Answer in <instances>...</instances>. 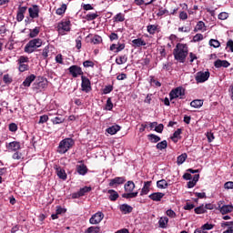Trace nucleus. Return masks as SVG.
I'll return each instance as SVG.
<instances>
[{
    "label": "nucleus",
    "instance_id": "obj_32",
    "mask_svg": "<svg viewBox=\"0 0 233 233\" xmlns=\"http://www.w3.org/2000/svg\"><path fill=\"white\" fill-rule=\"evenodd\" d=\"M187 157H188V156L187 155V153L181 154L180 156H178L177 157V164L183 165L185 163V161H187Z\"/></svg>",
    "mask_w": 233,
    "mask_h": 233
},
{
    "label": "nucleus",
    "instance_id": "obj_3",
    "mask_svg": "<svg viewBox=\"0 0 233 233\" xmlns=\"http://www.w3.org/2000/svg\"><path fill=\"white\" fill-rule=\"evenodd\" d=\"M76 145V142L72 138H65L59 142L56 152L58 154H66Z\"/></svg>",
    "mask_w": 233,
    "mask_h": 233
},
{
    "label": "nucleus",
    "instance_id": "obj_22",
    "mask_svg": "<svg viewBox=\"0 0 233 233\" xmlns=\"http://www.w3.org/2000/svg\"><path fill=\"white\" fill-rule=\"evenodd\" d=\"M220 213L225 216V214H230L233 212V206L232 205H223L222 207L219 206Z\"/></svg>",
    "mask_w": 233,
    "mask_h": 233
},
{
    "label": "nucleus",
    "instance_id": "obj_30",
    "mask_svg": "<svg viewBox=\"0 0 233 233\" xmlns=\"http://www.w3.org/2000/svg\"><path fill=\"white\" fill-rule=\"evenodd\" d=\"M128 61V56L122 55L116 58V65H125Z\"/></svg>",
    "mask_w": 233,
    "mask_h": 233
},
{
    "label": "nucleus",
    "instance_id": "obj_13",
    "mask_svg": "<svg viewBox=\"0 0 233 233\" xmlns=\"http://www.w3.org/2000/svg\"><path fill=\"white\" fill-rule=\"evenodd\" d=\"M26 10H28V7L26 6H18V10L16 13V21L18 23H21V21H23V19H25V14H26Z\"/></svg>",
    "mask_w": 233,
    "mask_h": 233
},
{
    "label": "nucleus",
    "instance_id": "obj_17",
    "mask_svg": "<svg viewBox=\"0 0 233 233\" xmlns=\"http://www.w3.org/2000/svg\"><path fill=\"white\" fill-rule=\"evenodd\" d=\"M56 172L57 177H59V179H62L63 181H66V177H68V176L66 175V172L65 171V169L61 167H57L56 166Z\"/></svg>",
    "mask_w": 233,
    "mask_h": 233
},
{
    "label": "nucleus",
    "instance_id": "obj_40",
    "mask_svg": "<svg viewBox=\"0 0 233 233\" xmlns=\"http://www.w3.org/2000/svg\"><path fill=\"white\" fill-rule=\"evenodd\" d=\"M51 123H53V125H61V123H65V119L63 116H56L51 119Z\"/></svg>",
    "mask_w": 233,
    "mask_h": 233
},
{
    "label": "nucleus",
    "instance_id": "obj_34",
    "mask_svg": "<svg viewBox=\"0 0 233 233\" xmlns=\"http://www.w3.org/2000/svg\"><path fill=\"white\" fill-rule=\"evenodd\" d=\"M78 192L81 198H83V196H86V194H88V192H92V187L85 186L84 187L80 188Z\"/></svg>",
    "mask_w": 233,
    "mask_h": 233
},
{
    "label": "nucleus",
    "instance_id": "obj_23",
    "mask_svg": "<svg viewBox=\"0 0 233 233\" xmlns=\"http://www.w3.org/2000/svg\"><path fill=\"white\" fill-rule=\"evenodd\" d=\"M119 210L123 214H130L134 210V208L128 204H122L119 207Z\"/></svg>",
    "mask_w": 233,
    "mask_h": 233
},
{
    "label": "nucleus",
    "instance_id": "obj_47",
    "mask_svg": "<svg viewBox=\"0 0 233 233\" xmlns=\"http://www.w3.org/2000/svg\"><path fill=\"white\" fill-rule=\"evenodd\" d=\"M103 41V38H101L100 35H96L92 39H91V43H93L94 45H99V43H101Z\"/></svg>",
    "mask_w": 233,
    "mask_h": 233
},
{
    "label": "nucleus",
    "instance_id": "obj_38",
    "mask_svg": "<svg viewBox=\"0 0 233 233\" xmlns=\"http://www.w3.org/2000/svg\"><path fill=\"white\" fill-rule=\"evenodd\" d=\"M113 19L115 23H123V21H125V15L122 13H118Z\"/></svg>",
    "mask_w": 233,
    "mask_h": 233
},
{
    "label": "nucleus",
    "instance_id": "obj_26",
    "mask_svg": "<svg viewBox=\"0 0 233 233\" xmlns=\"http://www.w3.org/2000/svg\"><path fill=\"white\" fill-rule=\"evenodd\" d=\"M121 130V127L115 125L106 129L107 134H110V136H114L115 134H117Z\"/></svg>",
    "mask_w": 233,
    "mask_h": 233
},
{
    "label": "nucleus",
    "instance_id": "obj_6",
    "mask_svg": "<svg viewBox=\"0 0 233 233\" xmlns=\"http://www.w3.org/2000/svg\"><path fill=\"white\" fill-rule=\"evenodd\" d=\"M177 97H179L180 99H185V88L178 86L170 91V101H172L173 99H177Z\"/></svg>",
    "mask_w": 233,
    "mask_h": 233
},
{
    "label": "nucleus",
    "instance_id": "obj_2",
    "mask_svg": "<svg viewBox=\"0 0 233 233\" xmlns=\"http://www.w3.org/2000/svg\"><path fill=\"white\" fill-rule=\"evenodd\" d=\"M136 188V184L132 180H128L124 185V190L126 193L122 194V198L124 199H134L139 194L137 191L134 192V189Z\"/></svg>",
    "mask_w": 233,
    "mask_h": 233
},
{
    "label": "nucleus",
    "instance_id": "obj_55",
    "mask_svg": "<svg viewBox=\"0 0 233 233\" xmlns=\"http://www.w3.org/2000/svg\"><path fill=\"white\" fill-rule=\"evenodd\" d=\"M165 128V126L163 124L157 125L155 127V132H157L158 134H162L163 130Z\"/></svg>",
    "mask_w": 233,
    "mask_h": 233
},
{
    "label": "nucleus",
    "instance_id": "obj_56",
    "mask_svg": "<svg viewBox=\"0 0 233 233\" xmlns=\"http://www.w3.org/2000/svg\"><path fill=\"white\" fill-rule=\"evenodd\" d=\"M179 19H181V21H187V19H188V14L185 11H181L179 14Z\"/></svg>",
    "mask_w": 233,
    "mask_h": 233
},
{
    "label": "nucleus",
    "instance_id": "obj_33",
    "mask_svg": "<svg viewBox=\"0 0 233 233\" xmlns=\"http://www.w3.org/2000/svg\"><path fill=\"white\" fill-rule=\"evenodd\" d=\"M190 106H192L193 108H201V106H203V100L201 99L193 100L190 103Z\"/></svg>",
    "mask_w": 233,
    "mask_h": 233
},
{
    "label": "nucleus",
    "instance_id": "obj_20",
    "mask_svg": "<svg viewBox=\"0 0 233 233\" xmlns=\"http://www.w3.org/2000/svg\"><path fill=\"white\" fill-rule=\"evenodd\" d=\"M149 199H152V201H161L163 198H165V193L162 192H156L152 193L148 196Z\"/></svg>",
    "mask_w": 233,
    "mask_h": 233
},
{
    "label": "nucleus",
    "instance_id": "obj_18",
    "mask_svg": "<svg viewBox=\"0 0 233 233\" xmlns=\"http://www.w3.org/2000/svg\"><path fill=\"white\" fill-rule=\"evenodd\" d=\"M152 186V181H145L144 186L141 189L140 196H147L150 192V187Z\"/></svg>",
    "mask_w": 233,
    "mask_h": 233
},
{
    "label": "nucleus",
    "instance_id": "obj_28",
    "mask_svg": "<svg viewBox=\"0 0 233 233\" xmlns=\"http://www.w3.org/2000/svg\"><path fill=\"white\" fill-rule=\"evenodd\" d=\"M34 81H35V75H30L24 80L23 85L25 86H30Z\"/></svg>",
    "mask_w": 233,
    "mask_h": 233
},
{
    "label": "nucleus",
    "instance_id": "obj_8",
    "mask_svg": "<svg viewBox=\"0 0 233 233\" xmlns=\"http://www.w3.org/2000/svg\"><path fill=\"white\" fill-rule=\"evenodd\" d=\"M210 77V72L209 71H200L196 74L195 80L197 81V84L199 85V83H205V81H208V78Z\"/></svg>",
    "mask_w": 233,
    "mask_h": 233
},
{
    "label": "nucleus",
    "instance_id": "obj_48",
    "mask_svg": "<svg viewBox=\"0 0 233 233\" xmlns=\"http://www.w3.org/2000/svg\"><path fill=\"white\" fill-rule=\"evenodd\" d=\"M207 210L204 205L195 208V214H205Z\"/></svg>",
    "mask_w": 233,
    "mask_h": 233
},
{
    "label": "nucleus",
    "instance_id": "obj_60",
    "mask_svg": "<svg viewBox=\"0 0 233 233\" xmlns=\"http://www.w3.org/2000/svg\"><path fill=\"white\" fill-rule=\"evenodd\" d=\"M228 18V13L227 12H222L218 15V19H220L221 21H225V19Z\"/></svg>",
    "mask_w": 233,
    "mask_h": 233
},
{
    "label": "nucleus",
    "instance_id": "obj_10",
    "mask_svg": "<svg viewBox=\"0 0 233 233\" xmlns=\"http://www.w3.org/2000/svg\"><path fill=\"white\" fill-rule=\"evenodd\" d=\"M104 218L105 214H103L101 211H98L90 218L89 223L91 225H99V223L103 221Z\"/></svg>",
    "mask_w": 233,
    "mask_h": 233
},
{
    "label": "nucleus",
    "instance_id": "obj_31",
    "mask_svg": "<svg viewBox=\"0 0 233 233\" xmlns=\"http://www.w3.org/2000/svg\"><path fill=\"white\" fill-rule=\"evenodd\" d=\"M158 225L160 228H167L168 225V218L167 217H161L158 220Z\"/></svg>",
    "mask_w": 233,
    "mask_h": 233
},
{
    "label": "nucleus",
    "instance_id": "obj_5",
    "mask_svg": "<svg viewBox=\"0 0 233 233\" xmlns=\"http://www.w3.org/2000/svg\"><path fill=\"white\" fill-rule=\"evenodd\" d=\"M16 62L19 72L23 73L30 70V66H28V63H30V58H28V56H21Z\"/></svg>",
    "mask_w": 233,
    "mask_h": 233
},
{
    "label": "nucleus",
    "instance_id": "obj_11",
    "mask_svg": "<svg viewBox=\"0 0 233 233\" xmlns=\"http://www.w3.org/2000/svg\"><path fill=\"white\" fill-rule=\"evenodd\" d=\"M127 182V178L125 177H116L113 179L109 180V187L112 188H116L117 186L123 185Z\"/></svg>",
    "mask_w": 233,
    "mask_h": 233
},
{
    "label": "nucleus",
    "instance_id": "obj_63",
    "mask_svg": "<svg viewBox=\"0 0 233 233\" xmlns=\"http://www.w3.org/2000/svg\"><path fill=\"white\" fill-rule=\"evenodd\" d=\"M82 37L81 36H78L76 39V47L77 48V50H81V46H82V44H81V41H82Z\"/></svg>",
    "mask_w": 233,
    "mask_h": 233
},
{
    "label": "nucleus",
    "instance_id": "obj_35",
    "mask_svg": "<svg viewBox=\"0 0 233 233\" xmlns=\"http://www.w3.org/2000/svg\"><path fill=\"white\" fill-rule=\"evenodd\" d=\"M147 137L151 143H159V141H161V137H159L157 135L149 134Z\"/></svg>",
    "mask_w": 233,
    "mask_h": 233
},
{
    "label": "nucleus",
    "instance_id": "obj_21",
    "mask_svg": "<svg viewBox=\"0 0 233 233\" xmlns=\"http://www.w3.org/2000/svg\"><path fill=\"white\" fill-rule=\"evenodd\" d=\"M76 172L79 176H86V174H88V167H86V165L85 164L77 165Z\"/></svg>",
    "mask_w": 233,
    "mask_h": 233
},
{
    "label": "nucleus",
    "instance_id": "obj_24",
    "mask_svg": "<svg viewBox=\"0 0 233 233\" xmlns=\"http://www.w3.org/2000/svg\"><path fill=\"white\" fill-rule=\"evenodd\" d=\"M107 194H109V201H117V199L119 198V193H117V191L114 189L107 190Z\"/></svg>",
    "mask_w": 233,
    "mask_h": 233
},
{
    "label": "nucleus",
    "instance_id": "obj_39",
    "mask_svg": "<svg viewBox=\"0 0 233 233\" xmlns=\"http://www.w3.org/2000/svg\"><path fill=\"white\" fill-rule=\"evenodd\" d=\"M99 232H101V228H99V227H94V226L89 227V228L85 231V233H99Z\"/></svg>",
    "mask_w": 233,
    "mask_h": 233
},
{
    "label": "nucleus",
    "instance_id": "obj_29",
    "mask_svg": "<svg viewBox=\"0 0 233 233\" xmlns=\"http://www.w3.org/2000/svg\"><path fill=\"white\" fill-rule=\"evenodd\" d=\"M39 32H41V27L36 26L34 29H30L29 37L31 39H34L35 37H37L39 35Z\"/></svg>",
    "mask_w": 233,
    "mask_h": 233
},
{
    "label": "nucleus",
    "instance_id": "obj_50",
    "mask_svg": "<svg viewBox=\"0 0 233 233\" xmlns=\"http://www.w3.org/2000/svg\"><path fill=\"white\" fill-rule=\"evenodd\" d=\"M165 14H167V15H170V13L168 12V10L163 9V7H161V8L158 10V13L157 14V15L158 17H161V16L165 15Z\"/></svg>",
    "mask_w": 233,
    "mask_h": 233
},
{
    "label": "nucleus",
    "instance_id": "obj_54",
    "mask_svg": "<svg viewBox=\"0 0 233 233\" xmlns=\"http://www.w3.org/2000/svg\"><path fill=\"white\" fill-rule=\"evenodd\" d=\"M167 216H168V218H177V215L175 213L174 210L172 209H167V212H166Z\"/></svg>",
    "mask_w": 233,
    "mask_h": 233
},
{
    "label": "nucleus",
    "instance_id": "obj_43",
    "mask_svg": "<svg viewBox=\"0 0 233 233\" xmlns=\"http://www.w3.org/2000/svg\"><path fill=\"white\" fill-rule=\"evenodd\" d=\"M113 108H114V103H112V98L108 97L107 100H106L105 110L111 111Z\"/></svg>",
    "mask_w": 233,
    "mask_h": 233
},
{
    "label": "nucleus",
    "instance_id": "obj_58",
    "mask_svg": "<svg viewBox=\"0 0 233 233\" xmlns=\"http://www.w3.org/2000/svg\"><path fill=\"white\" fill-rule=\"evenodd\" d=\"M224 188L226 190H232L233 188V182L232 181H228L224 184Z\"/></svg>",
    "mask_w": 233,
    "mask_h": 233
},
{
    "label": "nucleus",
    "instance_id": "obj_37",
    "mask_svg": "<svg viewBox=\"0 0 233 233\" xmlns=\"http://www.w3.org/2000/svg\"><path fill=\"white\" fill-rule=\"evenodd\" d=\"M66 8H67L66 4H62L61 6L56 9V14L57 15H63V14L66 12Z\"/></svg>",
    "mask_w": 233,
    "mask_h": 233
},
{
    "label": "nucleus",
    "instance_id": "obj_62",
    "mask_svg": "<svg viewBox=\"0 0 233 233\" xmlns=\"http://www.w3.org/2000/svg\"><path fill=\"white\" fill-rule=\"evenodd\" d=\"M66 213V208H63L61 206L56 207V214H58V216Z\"/></svg>",
    "mask_w": 233,
    "mask_h": 233
},
{
    "label": "nucleus",
    "instance_id": "obj_19",
    "mask_svg": "<svg viewBox=\"0 0 233 233\" xmlns=\"http://www.w3.org/2000/svg\"><path fill=\"white\" fill-rule=\"evenodd\" d=\"M132 46L134 48H139L141 46H147V42H145V40H143V38H137L132 40Z\"/></svg>",
    "mask_w": 233,
    "mask_h": 233
},
{
    "label": "nucleus",
    "instance_id": "obj_4",
    "mask_svg": "<svg viewBox=\"0 0 233 233\" xmlns=\"http://www.w3.org/2000/svg\"><path fill=\"white\" fill-rule=\"evenodd\" d=\"M41 46H43V40L41 38H34L25 45V52L26 54H33V52H35Z\"/></svg>",
    "mask_w": 233,
    "mask_h": 233
},
{
    "label": "nucleus",
    "instance_id": "obj_64",
    "mask_svg": "<svg viewBox=\"0 0 233 233\" xmlns=\"http://www.w3.org/2000/svg\"><path fill=\"white\" fill-rule=\"evenodd\" d=\"M226 48H229L230 52H233V41L232 40H228L227 42V46Z\"/></svg>",
    "mask_w": 233,
    "mask_h": 233
},
{
    "label": "nucleus",
    "instance_id": "obj_59",
    "mask_svg": "<svg viewBox=\"0 0 233 233\" xmlns=\"http://www.w3.org/2000/svg\"><path fill=\"white\" fill-rule=\"evenodd\" d=\"M46 121H48V116L43 115L40 116L38 123H39V125H43L44 123H46Z\"/></svg>",
    "mask_w": 233,
    "mask_h": 233
},
{
    "label": "nucleus",
    "instance_id": "obj_57",
    "mask_svg": "<svg viewBox=\"0 0 233 233\" xmlns=\"http://www.w3.org/2000/svg\"><path fill=\"white\" fill-rule=\"evenodd\" d=\"M201 228L204 230V232L205 230H212V228H214V225L206 223L201 227Z\"/></svg>",
    "mask_w": 233,
    "mask_h": 233
},
{
    "label": "nucleus",
    "instance_id": "obj_1",
    "mask_svg": "<svg viewBox=\"0 0 233 233\" xmlns=\"http://www.w3.org/2000/svg\"><path fill=\"white\" fill-rule=\"evenodd\" d=\"M173 56L178 63H185L187 56H188V46L187 44H177L176 48L173 50Z\"/></svg>",
    "mask_w": 233,
    "mask_h": 233
},
{
    "label": "nucleus",
    "instance_id": "obj_27",
    "mask_svg": "<svg viewBox=\"0 0 233 233\" xmlns=\"http://www.w3.org/2000/svg\"><path fill=\"white\" fill-rule=\"evenodd\" d=\"M206 25H205V22L203 21H198L197 25L194 28V32H206Z\"/></svg>",
    "mask_w": 233,
    "mask_h": 233
},
{
    "label": "nucleus",
    "instance_id": "obj_46",
    "mask_svg": "<svg viewBox=\"0 0 233 233\" xmlns=\"http://www.w3.org/2000/svg\"><path fill=\"white\" fill-rule=\"evenodd\" d=\"M97 17H99V15H97V13L87 14V15H86V21H94V19H97Z\"/></svg>",
    "mask_w": 233,
    "mask_h": 233
},
{
    "label": "nucleus",
    "instance_id": "obj_12",
    "mask_svg": "<svg viewBox=\"0 0 233 233\" xmlns=\"http://www.w3.org/2000/svg\"><path fill=\"white\" fill-rule=\"evenodd\" d=\"M69 74L72 76V77H79V76H83V69L79 66H71L68 68Z\"/></svg>",
    "mask_w": 233,
    "mask_h": 233
},
{
    "label": "nucleus",
    "instance_id": "obj_41",
    "mask_svg": "<svg viewBox=\"0 0 233 233\" xmlns=\"http://www.w3.org/2000/svg\"><path fill=\"white\" fill-rule=\"evenodd\" d=\"M147 28L148 34H150L151 35H154V34H156V32L157 30V25H148L147 26Z\"/></svg>",
    "mask_w": 233,
    "mask_h": 233
},
{
    "label": "nucleus",
    "instance_id": "obj_49",
    "mask_svg": "<svg viewBox=\"0 0 233 233\" xmlns=\"http://www.w3.org/2000/svg\"><path fill=\"white\" fill-rule=\"evenodd\" d=\"M83 66H85V68H94L95 64L92 60H86L83 62Z\"/></svg>",
    "mask_w": 233,
    "mask_h": 233
},
{
    "label": "nucleus",
    "instance_id": "obj_61",
    "mask_svg": "<svg viewBox=\"0 0 233 233\" xmlns=\"http://www.w3.org/2000/svg\"><path fill=\"white\" fill-rule=\"evenodd\" d=\"M17 124L15 123H11L9 124V131L10 132H17Z\"/></svg>",
    "mask_w": 233,
    "mask_h": 233
},
{
    "label": "nucleus",
    "instance_id": "obj_44",
    "mask_svg": "<svg viewBox=\"0 0 233 233\" xmlns=\"http://www.w3.org/2000/svg\"><path fill=\"white\" fill-rule=\"evenodd\" d=\"M3 81L5 85H11V83H12V81H14V79L12 78V76H10L9 74H5V75H4Z\"/></svg>",
    "mask_w": 233,
    "mask_h": 233
},
{
    "label": "nucleus",
    "instance_id": "obj_42",
    "mask_svg": "<svg viewBox=\"0 0 233 233\" xmlns=\"http://www.w3.org/2000/svg\"><path fill=\"white\" fill-rule=\"evenodd\" d=\"M167 147H168V143L167 142V140H163L157 144V150H165Z\"/></svg>",
    "mask_w": 233,
    "mask_h": 233
},
{
    "label": "nucleus",
    "instance_id": "obj_51",
    "mask_svg": "<svg viewBox=\"0 0 233 233\" xmlns=\"http://www.w3.org/2000/svg\"><path fill=\"white\" fill-rule=\"evenodd\" d=\"M112 90H114V86H112V85L106 86L103 89V94H105V95L110 94V92H112Z\"/></svg>",
    "mask_w": 233,
    "mask_h": 233
},
{
    "label": "nucleus",
    "instance_id": "obj_7",
    "mask_svg": "<svg viewBox=\"0 0 233 233\" xmlns=\"http://www.w3.org/2000/svg\"><path fill=\"white\" fill-rule=\"evenodd\" d=\"M70 19H64L57 25V31L59 34H63V32H70Z\"/></svg>",
    "mask_w": 233,
    "mask_h": 233
},
{
    "label": "nucleus",
    "instance_id": "obj_53",
    "mask_svg": "<svg viewBox=\"0 0 233 233\" xmlns=\"http://www.w3.org/2000/svg\"><path fill=\"white\" fill-rule=\"evenodd\" d=\"M50 52V46H46L42 52V56L45 59H46V57H48V53Z\"/></svg>",
    "mask_w": 233,
    "mask_h": 233
},
{
    "label": "nucleus",
    "instance_id": "obj_45",
    "mask_svg": "<svg viewBox=\"0 0 233 233\" xmlns=\"http://www.w3.org/2000/svg\"><path fill=\"white\" fill-rule=\"evenodd\" d=\"M209 46H213V48H219V46H221V43H219L217 39H210Z\"/></svg>",
    "mask_w": 233,
    "mask_h": 233
},
{
    "label": "nucleus",
    "instance_id": "obj_25",
    "mask_svg": "<svg viewBox=\"0 0 233 233\" xmlns=\"http://www.w3.org/2000/svg\"><path fill=\"white\" fill-rule=\"evenodd\" d=\"M183 132V130L181 128H177L174 133L173 136L171 137V140L174 143H177V141H179V139H181V133Z\"/></svg>",
    "mask_w": 233,
    "mask_h": 233
},
{
    "label": "nucleus",
    "instance_id": "obj_16",
    "mask_svg": "<svg viewBox=\"0 0 233 233\" xmlns=\"http://www.w3.org/2000/svg\"><path fill=\"white\" fill-rule=\"evenodd\" d=\"M215 68H228L230 66V64L227 60H221L218 59L214 62Z\"/></svg>",
    "mask_w": 233,
    "mask_h": 233
},
{
    "label": "nucleus",
    "instance_id": "obj_36",
    "mask_svg": "<svg viewBox=\"0 0 233 233\" xmlns=\"http://www.w3.org/2000/svg\"><path fill=\"white\" fill-rule=\"evenodd\" d=\"M157 188H168V182L165 179L158 180L157 182Z\"/></svg>",
    "mask_w": 233,
    "mask_h": 233
},
{
    "label": "nucleus",
    "instance_id": "obj_14",
    "mask_svg": "<svg viewBox=\"0 0 233 233\" xmlns=\"http://www.w3.org/2000/svg\"><path fill=\"white\" fill-rule=\"evenodd\" d=\"M28 12L31 19H37V17H39V5H34L32 7L28 8Z\"/></svg>",
    "mask_w": 233,
    "mask_h": 233
},
{
    "label": "nucleus",
    "instance_id": "obj_15",
    "mask_svg": "<svg viewBox=\"0 0 233 233\" xmlns=\"http://www.w3.org/2000/svg\"><path fill=\"white\" fill-rule=\"evenodd\" d=\"M6 148L11 152H17L18 150H21V143L17 141L10 142L8 145H6Z\"/></svg>",
    "mask_w": 233,
    "mask_h": 233
},
{
    "label": "nucleus",
    "instance_id": "obj_52",
    "mask_svg": "<svg viewBox=\"0 0 233 233\" xmlns=\"http://www.w3.org/2000/svg\"><path fill=\"white\" fill-rule=\"evenodd\" d=\"M194 43H199V41H203V35L202 34H197L193 36Z\"/></svg>",
    "mask_w": 233,
    "mask_h": 233
},
{
    "label": "nucleus",
    "instance_id": "obj_9",
    "mask_svg": "<svg viewBox=\"0 0 233 233\" xmlns=\"http://www.w3.org/2000/svg\"><path fill=\"white\" fill-rule=\"evenodd\" d=\"M81 79H82V83H81L82 91L88 94V92L92 90V83L90 82V79H88V77L85 76H82Z\"/></svg>",
    "mask_w": 233,
    "mask_h": 233
}]
</instances>
